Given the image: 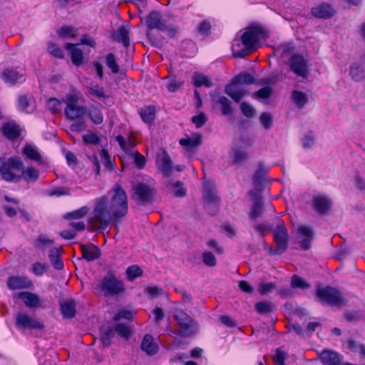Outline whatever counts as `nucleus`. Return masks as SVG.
Returning <instances> with one entry per match:
<instances>
[{
	"label": "nucleus",
	"instance_id": "nucleus-51",
	"mask_svg": "<svg viewBox=\"0 0 365 365\" xmlns=\"http://www.w3.org/2000/svg\"><path fill=\"white\" fill-rule=\"evenodd\" d=\"M291 285L293 288H299L303 289H308L310 287L309 284L302 278L297 275H294L292 277Z\"/></svg>",
	"mask_w": 365,
	"mask_h": 365
},
{
	"label": "nucleus",
	"instance_id": "nucleus-52",
	"mask_svg": "<svg viewBox=\"0 0 365 365\" xmlns=\"http://www.w3.org/2000/svg\"><path fill=\"white\" fill-rule=\"evenodd\" d=\"M106 65L111 69L113 73H118L119 71V66L116 62V59L113 53H109L106 56Z\"/></svg>",
	"mask_w": 365,
	"mask_h": 365
},
{
	"label": "nucleus",
	"instance_id": "nucleus-22",
	"mask_svg": "<svg viewBox=\"0 0 365 365\" xmlns=\"http://www.w3.org/2000/svg\"><path fill=\"white\" fill-rule=\"evenodd\" d=\"M115 140L118 143L121 149L127 153L134 152L133 148L138 143L133 133H129L126 138L122 135H118L116 136Z\"/></svg>",
	"mask_w": 365,
	"mask_h": 365
},
{
	"label": "nucleus",
	"instance_id": "nucleus-16",
	"mask_svg": "<svg viewBox=\"0 0 365 365\" xmlns=\"http://www.w3.org/2000/svg\"><path fill=\"white\" fill-rule=\"evenodd\" d=\"M297 238L302 249L309 250L314 238V232L311 227L300 225L297 231Z\"/></svg>",
	"mask_w": 365,
	"mask_h": 365
},
{
	"label": "nucleus",
	"instance_id": "nucleus-28",
	"mask_svg": "<svg viewBox=\"0 0 365 365\" xmlns=\"http://www.w3.org/2000/svg\"><path fill=\"white\" fill-rule=\"evenodd\" d=\"M31 99L32 96L30 94L19 96L18 98V110L26 113H32L34 110V106L31 103Z\"/></svg>",
	"mask_w": 365,
	"mask_h": 365
},
{
	"label": "nucleus",
	"instance_id": "nucleus-61",
	"mask_svg": "<svg viewBox=\"0 0 365 365\" xmlns=\"http://www.w3.org/2000/svg\"><path fill=\"white\" fill-rule=\"evenodd\" d=\"M89 115L91 120L95 124H101L103 122V118L101 112L97 108H92L89 110Z\"/></svg>",
	"mask_w": 365,
	"mask_h": 365
},
{
	"label": "nucleus",
	"instance_id": "nucleus-36",
	"mask_svg": "<svg viewBox=\"0 0 365 365\" xmlns=\"http://www.w3.org/2000/svg\"><path fill=\"white\" fill-rule=\"evenodd\" d=\"M23 153L29 159L42 163V158L36 147L26 145L23 149Z\"/></svg>",
	"mask_w": 365,
	"mask_h": 365
},
{
	"label": "nucleus",
	"instance_id": "nucleus-56",
	"mask_svg": "<svg viewBox=\"0 0 365 365\" xmlns=\"http://www.w3.org/2000/svg\"><path fill=\"white\" fill-rule=\"evenodd\" d=\"M133 318V313L125 309H120L118 312L114 316L113 320L118 322L121 319H125L127 320H131Z\"/></svg>",
	"mask_w": 365,
	"mask_h": 365
},
{
	"label": "nucleus",
	"instance_id": "nucleus-60",
	"mask_svg": "<svg viewBox=\"0 0 365 365\" xmlns=\"http://www.w3.org/2000/svg\"><path fill=\"white\" fill-rule=\"evenodd\" d=\"M129 154H130L131 156L133 157L134 163L138 168L141 169L145 166L146 161L145 158H144V156L140 155L138 151H134L130 153Z\"/></svg>",
	"mask_w": 365,
	"mask_h": 365
},
{
	"label": "nucleus",
	"instance_id": "nucleus-62",
	"mask_svg": "<svg viewBox=\"0 0 365 365\" xmlns=\"http://www.w3.org/2000/svg\"><path fill=\"white\" fill-rule=\"evenodd\" d=\"M202 261L205 264L209 267H214L216 264V258L210 252H205L202 254Z\"/></svg>",
	"mask_w": 365,
	"mask_h": 365
},
{
	"label": "nucleus",
	"instance_id": "nucleus-43",
	"mask_svg": "<svg viewBox=\"0 0 365 365\" xmlns=\"http://www.w3.org/2000/svg\"><path fill=\"white\" fill-rule=\"evenodd\" d=\"M168 189L177 197H185L187 194L183 184H168Z\"/></svg>",
	"mask_w": 365,
	"mask_h": 365
},
{
	"label": "nucleus",
	"instance_id": "nucleus-33",
	"mask_svg": "<svg viewBox=\"0 0 365 365\" xmlns=\"http://www.w3.org/2000/svg\"><path fill=\"white\" fill-rule=\"evenodd\" d=\"M344 348L349 352L359 354L361 356H365L364 346L353 339H348L344 344Z\"/></svg>",
	"mask_w": 365,
	"mask_h": 365
},
{
	"label": "nucleus",
	"instance_id": "nucleus-23",
	"mask_svg": "<svg viewBox=\"0 0 365 365\" xmlns=\"http://www.w3.org/2000/svg\"><path fill=\"white\" fill-rule=\"evenodd\" d=\"M156 162L159 169L165 175H169L172 170V162L168 154L162 150L157 155Z\"/></svg>",
	"mask_w": 365,
	"mask_h": 365
},
{
	"label": "nucleus",
	"instance_id": "nucleus-9",
	"mask_svg": "<svg viewBox=\"0 0 365 365\" xmlns=\"http://www.w3.org/2000/svg\"><path fill=\"white\" fill-rule=\"evenodd\" d=\"M15 324L19 329L41 330L44 328L41 322L26 312H19L15 314Z\"/></svg>",
	"mask_w": 365,
	"mask_h": 365
},
{
	"label": "nucleus",
	"instance_id": "nucleus-46",
	"mask_svg": "<svg viewBox=\"0 0 365 365\" xmlns=\"http://www.w3.org/2000/svg\"><path fill=\"white\" fill-rule=\"evenodd\" d=\"M89 93L99 99H105L108 98V96L105 93L104 88L98 85H91L88 88Z\"/></svg>",
	"mask_w": 365,
	"mask_h": 365
},
{
	"label": "nucleus",
	"instance_id": "nucleus-31",
	"mask_svg": "<svg viewBox=\"0 0 365 365\" xmlns=\"http://www.w3.org/2000/svg\"><path fill=\"white\" fill-rule=\"evenodd\" d=\"M141 349L148 355H154L158 351V346L154 343L153 338L150 334H146L141 343Z\"/></svg>",
	"mask_w": 365,
	"mask_h": 365
},
{
	"label": "nucleus",
	"instance_id": "nucleus-64",
	"mask_svg": "<svg viewBox=\"0 0 365 365\" xmlns=\"http://www.w3.org/2000/svg\"><path fill=\"white\" fill-rule=\"evenodd\" d=\"M286 357L287 354L284 351L279 349H277L274 356V360L276 365H285L284 361Z\"/></svg>",
	"mask_w": 365,
	"mask_h": 365
},
{
	"label": "nucleus",
	"instance_id": "nucleus-40",
	"mask_svg": "<svg viewBox=\"0 0 365 365\" xmlns=\"http://www.w3.org/2000/svg\"><path fill=\"white\" fill-rule=\"evenodd\" d=\"M216 102L220 105L222 108V113L224 115H230L232 113V108L231 106L230 101L225 96H219Z\"/></svg>",
	"mask_w": 365,
	"mask_h": 365
},
{
	"label": "nucleus",
	"instance_id": "nucleus-20",
	"mask_svg": "<svg viewBox=\"0 0 365 365\" xmlns=\"http://www.w3.org/2000/svg\"><path fill=\"white\" fill-rule=\"evenodd\" d=\"M32 285L31 280L26 277L11 276L8 278L7 287L11 290L29 288Z\"/></svg>",
	"mask_w": 365,
	"mask_h": 365
},
{
	"label": "nucleus",
	"instance_id": "nucleus-47",
	"mask_svg": "<svg viewBox=\"0 0 365 365\" xmlns=\"http://www.w3.org/2000/svg\"><path fill=\"white\" fill-rule=\"evenodd\" d=\"M142 274L143 271L138 265L130 266L126 269V275L130 281L134 280L135 278L141 276Z\"/></svg>",
	"mask_w": 365,
	"mask_h": 365
},
{
	"label": "nucleus",
	"instance_id": "nucleus-3",
	"mask_svg": "<svg viewBox=\"0 0 365 365\" xmlns=\"http://www.w3.org/2000/svg\"><path fill=\"white\" fill-rule=\"evenodd\" d=\"M0 175L6 181L20 179L35 181L38 178L39 172L32 167L24 168V163L18 157H11L7 160L0 158Z\"/></svg>",
	"mask_w": 365,
	"mask_h": 365
},
{
	"label": "nucleus",
	"instance_id": "nucleus-26",
	"mask_svg": "<svg viewBox=\"0 0 365 365\" xmlns=\"http://www.w3.org/2000/svg\"><path fill=\"white\" fill-rule=\"evenodd\" d=\"M18 297L24 302L27 307L35 308L41 306L40 299L35 293L21 292L18 294Z\"/></svg>",
	"mask_w": 365,
	"mask_h": 365
},
{
	"label": "nucleus",
	"instance_id": "nucleus-45",
	"mask_svg": "<svg viewBox=\"0 0 365 365\" xmlns=\"http://www.w3.org/2000/svg\"><path fill=\"white\" fill-rule=\"evenodd\" d=\"M89 212V208L87 206H83L76 210L67 213L65 216L66 219H81L86 216Z\"/></svg>",
	"mask_w": 365,
	"mask_h": 365
},
{
	"label": "nucleus",
	"instance_id": "nucleus-55",
	"mask_svg": "<svg viewBox=\"0 0 365 365\" xmlns=\"http://www.w3.org/2000/svg\"><path fill=\"white\" fill-rule=\"evenodd\" d=\"M191 121L195 124L197 128H200L207 123V117L204 113H200L198 115L192 116Z\"/></svg>",
	"mask_w": 365,
	"mask_h": 365
},
{
	"label": "nucleus",
	"instance_id": "nucleus-48",
	"mask_svg": "<svg viewBox=\"0 0 365 365\" xmlns=\"http://www.w3.org/2000/svg\"><path fill=\"white\" fill-rule=\"evenodd\" d=\"M46 107L51 112L56 113L61 110V102L57 98H51L48 100Z\"/></svg>",
	"mask_w": 365,
	"mask_h": 365
},
{
	"label": "nucleus",
	"instance_id": "nucleus-15",
	"mask_svg": "<svg viewBox=\"0 0 365 365\" xmlns=\"http://www.w3.org/2000/svg\"><path fill=\"white\" fill-rule=\"evenodd\" d=\"M225 92L235 102L238 103L244 96L248 94L249 91L246 86L235 81V79L233 78L232 83L225 87Z\"/></svg>",
	"mask_w": 365,
	"mask_h": 365
},
{
	"label": "nucleus",
	"instance_id": "nucleus-27",
	"mask_svg": "<svg viewBox=\"0 0 365 365\" xmlns=\"http://www.w3.org/2000/svg\"><path fill=\"white\" fill-rule=\"evenodd\" d=\"M2 132L8 139L14 140L20 135L21 130L14 121H9L3 125Z\"/></svg>",
	"mask_w": 365,
	"mask_h": 365
},
{
	"label": "nucleus",
	"instance_id": "nucleus-34",
	"mask_svg": "<svg viewBox=\"0 0 365 365\" xmlns=\"http://www.w3.org/2000/svg\"><path fill=\"white\" fill-rule=\"evenodd\" d=\"M61 248L53 247L49 251L50 261L56 269H61L63 267V264L61 260Z\"/></svg>",
	"mask_w": 365,
	"mask_h": 365
},
{
	"label": "nucleus",
	"instance_id": "nucleus-11",
	"mask_svg": "<svg viewBox=\"0 0 365 365\" xmlns=\"http://www.w3.org/2000/svg\"><path fill=\"white\" fill-rule=\"evenodd\" d=\"M265 190L264 184H255L254 189L250 191V195L255 200L251 209L250 217L252 220H256L263 213V204L260 200L261 193Z\"/></svg>",
	"mask_w": 365,
	"mask_h": 365
},
{
	"label": "nucleus",
	"instance_id": "nucleus-63",
	"mask_svg": "<svg viewBox=\"0 0 365 365\" xmlns=\"http://www.w3.org/2000/svg\"><path fill=\"white\" fill-rule=\"evenodd\" d=\"M48 51L52 56L56 58H62L63 57V51L53 43H48Z\"/></svg>",
	"mask_w": 365,
	"mask_h": 365
},
{
	"label": "nucleus",
	"instance_id": "nucleus-8",
	"mask_svg": "<svg viewBox=\"0 0 365 365\" xmlns=\"http://www.w3.org/2000/svg\"><path fill=\"white\" fill-rule=\"evenodd\" d=\"M145 24L149 30L158 29L163 31H168L170 36L174 35L175 29L170 25L166 24L162 19L159 11H153L147 16Z\"/></svg>",
	"mask_w": 365,
	"mask_h": 365
},
{
	"label": "nucleus",
	"instance_id": "nucleus-7",
	"mask_svg": "<svg viewBox=\"0 0 365 365\" xmlns=\"http://www.w3.org/2000/svg\"><path fill=\"white\" fill-rule=\"evenodd\" d=\"M79 96L76 93H68L65 98L66 107L65 108V115L70 120L78 119L83 117L86 112L83 106H78Z\"/></svg>",
	"mask_w": 365,
	"mask_h": 365
},
{
	"label": "nucleus",
	"instance_id": "nucleus-17",
	"mask_svg": "<svg viewBox=\"0 0 365 365\" xmlns=\"http://www.w3.org/2000/svg\"><path fill=\"white\" fill-rule=\"evenodd\" d=\"M332 205L331 200L326 195L317 194L312 197V206L319 214H324L329 210Z\"/></svg>",
	"mask_w": 365,
	"mask_h": 365
},
{
	"label": "nucleus",
	"instance_id": "nucleus-58",
	"mask_svg": "<svg viewBox=\"0 0 365 365\" xmlns=\"http://www.w3.org/2000/svg\"><path fill=\"white\" fill-rule=\"evenodd\" d=\"M272 93V88L269 86H266L255 92L253 94V97L255 98L267 99L271 96Z\"/></svg>",
	"mask_w": 365,
	"mask_h": 365
},
{
	"label": "nucleus",
	"instance_id": "nucleus-37",
	"mask_svg": "<svg viewBox=\"0 0 365 365\" xmlns=\"http://www.w3.org/2000/svg\"><path fill=\"white\" fill-rule=\"evenodd\" d=\"M61 313L66 318H72L76 314V304L73 300L65 302L61 304Z\"/></svg>",
	"mask_w": 365,
	"mask_h": 365
},
{
	"label": "nucleus",
	"instance_id": "nucleus-49",
	"mask_svg": "<svg viewBox=\"0 0 365 365\" xmlns=\"http://www.w3.org/2000/svg\"><path fill=\"white\" fill-rule=\"evenodd\" d=\"M255 309L258 313L264 314L272 311L273 305L270 302H261L255 304Z\"/></svg>",
	"mask_w": 365,
	"mask_h": 365
},
{
	"label": "nucleus",
	"instance_id": "nucleus-19",
	"mask_svg": "<svg viewBox=\"0 0 365 365\" xmlns=\"http://www.w3.org/2000/svg\"><path fill=\"white\" fill-rule=\"evenodd\" d=\"M269 170V165L263 162L258 163L253 173V182H270L272 179L268 175Z\"/></svg>",
	"mask_w": 365,
	"mask_h": 365
},
{
	"label": "nucleus",
	"instance_id": "nucleus-30",
	"mask_svg": "<svg viewBox=\"0 0 365 365\" xmlns=\"http://www.w3.org/2000/svg\"><path fill=\"white\" fill-rule=\"evenodd\" d=\"M202 135L200 134H195L190 138H182L180 140V144L185 148L188 151H192L197 148L201 143Z\"/></svg>",
	"mask_w": 365,
	"mask_h": 365
},
{
	"label": "nucleus",
	"instance_id": "nucleus-14",
	"mask_svg": "<svg viewBox=\"0 0 365 365\" xmlns=\"http://www.w3.org/2000/svg\"><path fill=\"white\" fill-rule=\"evenodd\" d=\"M274 239L277 248L274 250H270V253L279 255L284 252L287 248L288 232L283 224L277 226L274 231Z\"/></svg>",
	"mask_w": 365,
	"mask_h": 365
},
{
	"label": "nucleus",
	"instance_id": "nucleus-39",
	"mask_svg": "<svg viewBox=\"0 0 365 365\" xmlns=\"http://www.w3.org/2000/svg\"><path fill=\"white\" fill-rule=\"evenodd\" d=\"M350 75L356 81H363L365 77L363 64L354 63L350 68Z\"/></svg>",
	"mask_w": 365,
	"mask_h": 365
},
{
	"label": "nucleus",
	"instance_id": "nucleus-44",
	"mask_svg": "<svg viewBox=\"0 0 365 365\" xmlns=\"http://www.w3.org/2000/svg\"><path fill=\"white\" fill-rule=\"evenodd\" d=\"M115 332L113 327H108L102 331L101 340L104 347L110 344L111 339L114 336Z\"/></svg>",
	"mask_w": 365,
	"mask_h": 365
},
{
	"label": "nucleus",
	"instance_id": "nucleus-18",
	"mask_svg": "<svg viewBox=\"0 0 365 365\" xmlns=\"http://www.w3.org/2000/svg\"><path fill=\"white\" fill-rule=\"evenodd\" d=\"M319 359L324 365H352L350 363L340 364L341 356L336 351L323 350L319 354Z\"/></svg>",
	"mask_w": 365,
	"mask_h": 365
},
{
	"label": "nucleus",
	"instance_id": "nucleus-41",
	"mask_svg": "<svg viewBox=\"0 0 365 365\" xmlns=\"http://www.w3.org/2000/svg\"><path fill=\"white\" fill-rule=\"evenodd\" d=\"M194 85L196 87L205 86L210 88L212 86L211 80L202 73H197L193 78Z\"/></svg>",
	"mask_w": 365,
	"mask_h": 365
},
{
	"label": "nucleus",
	"instance_id": "nucleus-10",
	"mask_svg": "<svg viewBox=\"0 0 365 365\" xmlns=\"http://www.w3.org/2000/svg\"><path fill=\"white\" fill-rule=\"evenodd\" d=\"M100 287L104 294L108 296L118 294L124 291L123 283L112 274L105 276Z\"/></svg>",
	"mask_w": 365,
	"mask_h": 365
},
{
	"label": "nucleus",
	"instance_id": "nucleus-24",
	"mask_svg": "<svg viewBox=\"0 0 365 365\" xmlns=\"http://www.w3.org/2000/svg\"><path fill=\"white\" fill-rule=\"evenodd\" d=\"M80 247L83 257L87 261H93L101 256L99 248L93 244L81 245Z\"/></svg>",
	"mask_w": 365,
	"mask_h": 365
},
{
	"label": "nucleus",
	"instance_id": "nucleus-35",
	"mask_svg": "<svg viewBox=\"0 0 365 365\" xmlns=\"http://www.w3.org/2000/svg\"><path fill=\"white\" fill-rule=\"evenodd\" d=\"M292 100L299 108H302L308 102L307 95L300 91L294 90L292 93Z\"/></svg>",
	"mask_w": 365,
	"mask_h": 365
},
{
	"label": "nucleus",
	"instance_id": "nucleus-29",
	"mask_svg": "<svg viewBox=\"0 0 365 365\" xmlns=\"http://www.w3.org/2000/svg\"><path fill=\"white\" fill-rule=\"evenodd\" d=\"M77 46L78 44L74 45L73 43H68L65 45V48L70 52L73 63L78 66L83 63V51L79 48H78Z\"/></svg>",
	"mask_w": 365,
	"mask_h": 365
},
{
	"label": "nucleus",
	"instance_id": "nucleus-25",
	"mask_svg": "<svg viewBox=\"0 0 365 365\" xmlns=\"http://www.w3.org/2000/svg\"><path fill=\"white\" fill-rule=\"evenodd\" d=\"M1 78L6 83L10 86L25 80L22 75L13 68H6L1 73Z\"/></svg>",
	"mask_w": 365,
	"mask_h": 365
},
{
	"label": "nucleus",
	"instance_id": "nucleus-6",
	"mask_svg": "<svg viewBox=\"0 0 365 365\" xmlns=\"http://www.w3.org/2000/svg\"><path fill=\"white\" fill-rule=\"evenodd\" d=\"M155 195V189L148 184H134L131 190V197L138 204L152 203Z\"/></svg>",
	"mask_w": 365,
	"mask_h": 365
},
{
	"label": "nucleus",
	"instance_id": "nucleus-5",
	"mask_svg": "<svg viewBox=\"0 0 365 365\" xmlns=\"http://www.w3.org/2000/svg\"><path fill=\"white\" fill-rule=\"evenodd\" d=\"M317 297L321 304L341 307L345 304L341 293L335 288L326 287L317 290Z\"/></svg>",
	"mask_w": 365,
	"mask_h": 365
},
{
	"label": "nucleus",
	"instance_id": "nucleus-12",
	"mask_svg": "<svg viewBox=\"0 0 365 365\" xmlns=\"http://www.w3.org/2000/svg\"><path fill=\"white\" fill-rule=\"evenodd\" d=\"M290 70L299 77L306 78L309 74L308 60L302 55H292L289 61Z\"/></svg>",
	"mask_w": 365,
	"mask_h": 365
},
{
	"label": "nucleus",
	"instance_id": "nucleus-21",
	"mask_svg": "<svg viewBox=\"0 0 365 365\" xmlns=\"http://www.w3.org/2000/svg\"><path fill=\"white\" fill-rule=\"evenodd\" d=\"M334 14L331 5L322 3L312 9V14L318 19H329Z\"/></svg>",
	"mask_w": 365,
	"mask_h": 365
},
{
	"label": "nucleus",
	"instance_id": "nucleus-53",
	"mask_svg": "<svg viewBox=\"0 0 365 365\" xmlns=\"http://www.w3.org/2000/svg\"><path fill=\"white\" fill-rule=\"evenodd\" d=\"M113 329L115 332H117L119 336L125 339H128L130 334V329L126 324H118Z\"/></svg>",
	"mask_w": 365,
	"mask_h": 365
},
{
	"label": "nucleus",
	"instance_id": "nucleus-38",
	"mask_svg": "<svg viewBox=\"0 0 365 365\" xmlns=\"http://www.w3.org/2000/svg\"><path fill=\"white\" fill-rule=\"evenodd\" d=\"M53 244L54 240L44 235H40L34 242V247L41 250H44L47 247Z\"/></svg>",
	"mask_w": 365,
	"mask_h": 365
},
{
	"label": "nucleus",
	"instance_id": "nucleus-59",
	"mask_svg": "<svg viewBox=\"0 0 365 365\" xmlns=\"http://www.w3.org/2000/svg\"><path fill=\"white\" fill-rule=\"evenodd\" d=\"M259 120L264 128L268 130L272 125V117L269 113H262L259 117Z\"/></svg>",
	"mask_w": 365,
	"mask_h": 365
},
{
	"label": "nucleus",
	"instance_id": "nucleus-32",
	"mask_svg": "<svg viewBox=\"0 0 365 365\" xmlns=\"http://www.w3.org/2000/svg\"><path fill=\"white\" fill-rule=\"evenodd\" d=\"M113 38L115 41L122 43L128 48L130 46L129 31L125 26H120L113 32Z\"/></svg>",
	"mask_w": 365,
	"mask_h": 365
},
{
	"label": "nucleus",
	"instance_id": "nucleus-57",
	"mask_svg": "<svg viewBox=\"0 0 365 365\" xmlns=\"http://www.w3.org/2000/svg\"><path fill=\"white\" fill-rule=\"evenodd\" d=\"M100 157L103 164L105 165L106 168L108 170H110L113 168V163L111 160L110 156L108 155L106 150L103 149L100 153Z\"/></svg>",
	"mask_w": 365,
	"mask_h": 365
},
{
	"label": "nucleus",
	"instance_id": "nucleus-4",
	"mask_svg": "<svg viewBox=\"0 0 365 365\" xmlns=\"http://www.w3.org/2000/svg\"><path fill=\"white\" fill-rule=\"evenodd\" d=\"M173 317L178 323L181 336H190L197 331V324L183 310L175 309Z\"/></svg>",
	"mask_w": 365,
	"mask_h": 365
},
{
	"label": "nucleus",
	"instance_id": "nucleus-42",
	"mask_svg": "<svg viewBox=\"0 0 365 365\" xmlns=\"http://www.w3.org/2000/svg\"><path fill=\"white\" fill-rule=\"evenodd\" d=\"M155 107L148 106L140 109V115L145 123H150L155 118Z\"/></svg>",
	"mask_w": 365,
	"mask_h": 365
},
{
	"label": "nucleus",
	"instance_id": "nucleus-54",
	"mask_svg": "<svg viewBox=\"0 0 365 365\" xmlns=\"http://www.w3.org/2000/svg\"><path fill=\"white\" fill-rule=\"evenodd\" d=\"M302 144L304 148L310 149L312 148L315 144V136L312 133H309L305 135L302 138Z\"/></svg>",
	"mask_w": 365,
	"mask_h": 365
},
{
	"label": "nucleus",
	"instance_id": "nucleus-1",
	"mask_svg": "<svg viewBox=\"0 0 365 365\" xmlns=\"http://www.w3.org/2000/svg\"><path fill=\"white\" fill-rule=\"evenodd\" d=\"M128 196L118 184L114 185L106 195L96 198L89 222L96 228L104 230L117 225L128 213Z\"/></svg>",
	"mask_w": 365,
	"mask_h": 365
},
{
	"label": "nucleus",
	"instance_id": "nucleus-13",
	"mask_svg": "<svg viewBox=\"0 0 365 365\" xmlns=\"http://www.w3.org/2000/svg\"><path fill=\"white\" fill-rule=\"evenodd\" d=\"M203 200L207 212L211 215H215L217 210L219 199L211 184H205L203 187Z\"/></svg>",
	"mask_w": 365,
	"mask_h": 365
},
{
	"label": "nucleus",
	"instance_id": "nucleus-2",
	"mask_svg": "<svg viewBox=\"0 0 365 365\" xmlns=\"http://www.w3.org/2000/svg\"><path fill=\"white\" fill-rule=\"evenodd\" d=\"M269 37L267 31L259 25H253L245 29L240 38H236L232 44L235 57L242 58L261 46Z\"/></svg>",
	"mask_w": 365,
	"mask_h": 365
},
{
	"label": "nucleus",
	"instance_id": "nucleus-50",
	"mask_svg": "<svg viewBox=\"0 0 365 365\" xmlns=\"http://www.w3.org/2000/svg\"><path fill=\"white\" fill-rule=\"evenodd\" d=\"M234 78L235 79V81H238L246 86L247 85L252 84L255 82V78L252 75L248 73H240L236 76Z\"/></svg>",
	"mask_w": 365,
	"mask_h": 365
}]
</instances>
